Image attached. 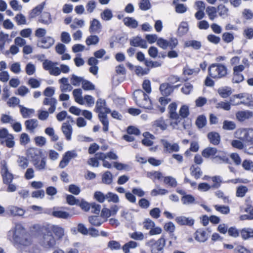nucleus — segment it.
Here are the masks:
<instances>
[{"mask_svg":"<svg viewBox=\"0 0 253 253\" xmlns=\"http://www.w3.org/2000/svg\"><path fill=\"white\" fill-rule=\"evenodd\" d=\"M165 244L166 240L163 237L156 241L154 240H151L146 244L147 246L150 247L152 253H163Z\"/></svg>","mask_w":253,"mask_h":253,"instance_id":"nucleus-7","label":"nucleus"},{"mask_svg":"<svg viewBox=\"0 0 253 253\" xmlns=\"http://www.w3.org/2000/svg\"><path fill=\"white\" fill-rule=\"evenodd\" d=\"M179 0H173V4L175 5V10L177 13L182 14L187 10V6L183 3H178Z\"/></svg>","mask_w":253,"mask_h":253,"instance_id":"nucleus-38","label":"nucleus"},{"mask_svg":"<svg viewBox=\"0 0 253 253\" xmlns=\"http://www.w3.org/2000/svg\"><path fill=\"white\" fill-rule=\"evenodd\" d=\"M61 130L64 134L66 140L70 141L72 139L73 128L71 125L69 124V121H66L62 124Z\"/></svg>","mask_w":253,"mask_h":253,"instance_id":"nucleus-14","label":"nucleus"},{"mask_svg":"<svg viewBox=\"0 0 253 253\" xmlns=\"http://www.w3.org/2000/svg\"><path fill=\"white\" fill-rule=\"evenodd\" d=\"M39 22L47 25L51 24L52 20L50 13L48 12H43L40 17Z\"/></svg>","mask_w":253,"mask_h":253,"instance_id":"nucleus-37","label":"nucleus"},{"mask_svg":"<svg viewBox=\"0 0 253 253\" xmlns=\"http://www.w3.org/2000/svg\"><path fill=\"white\" fill-rule=\"evenodd\" d=\"M208 75L216 80L224 79L228 75L227 67L221 63H212L208 67Z\"/></svg>","mask_w":253,"mask_h":253,"instance_id":"nucleus-5","label":"nucleus"},{"mask_svg":"<svg viewBox=\"0 0 253 253\" xmlns=\"http://www.w3.org/2000/svg\"><path fill=\"white\" fill-rule=\"evenodd\" d=\"M7 239L14 246L27 247L31 244L32 240L29 233L27 232L23 226L20 223H16L7 234Z\"/></svg>","mask_w":253,"mask_h":253,"instance_id":"nucleus-1","label":"nucleus"},{"mask_svg":"<svg viewBox=\"0 0 253 253\" xmlns=\"http://www.w3.org/2000/svg\"><path fill=\"white\" fill-rule=\"evenodd\" d=\"M164 183L169 187L175 188L177 185V182L175 178L171 176H167L164 177Z\"/></svg>","mask_w":253,"mask_h":253,"instance_id":"nucleus-40","label":"nucleus"},{"mask_svg":"<svg viewBox=\"0 0 253 253\" xmlns=\"http://www.w3.org/2000/svg\"><path fill=\"white\" fill-rule=\"evenodd\" d=\"M191 174L192 176H194L196 179L199 178L202 175L203 172L200 167L192 165L190 169Z\"/></svg>","mask_w":253,"mask_h":253,"instance_id":"nucleus-47","label":"nucleus"},{"mask_svg":"<svg viewBox=\"0 0 253 253\" xmlns=\"http://www.w3.org/2000/svg\"><path fill=\"white\" fill-rule=\"evenodd\" d=\"M54 40L51 37H45L39 41L37 45L42 48H49L54 43Z\"/></svg>","mask_w":253,"mask_h":253,"instance_id":"nucleus-13","label":"nucleus"},{"mask_svg":"<svg viewBox=\"0 0 253 253\" xmlns=\"http://www.w3.org/2000/svg\"><path fill=\"white\" fill-rule=\"evenodd\" d=\"M99 39L96 35H90L88 36L86 40L85 43L87 45H95L99 42Z\"/></svg>","mask_w":253,"mask_h":253,"instance_id":"nucleus-55","label":"nucleus"},{"mask_svg":"<svg viewBox=\"0 0 253 253\" xmlns=\"http://www.w3.org/2000/svg\"><path fill=\"white\" fill-rule=\"evenodd\" d=\"M138 246V244L133 241H130L126 243L122 247V250L125 253H128L130 249L136 248Z\"/></svg>","mask_w":253,"mask_h":253,"instance_id":"nucleus-42","label":"nucleus"},{"mask_svg":"<svg viewBox=\"0 0 253 253\" xmlns=\"http://www.w3.org/2000/svg\"><path fill=\"white\" fill-rule=\"evenodd\" d=\"M42 104L44 105L50 106L48 109V112L50 114H52L56 110L57 100L55 98H45L43 100Z\"/></svg>","mask_w":253,"mask_h":253,"instance_id":"nucleus-16","label":"nucleus"},{"mask_svg":"<svg viewBox=\"0 0 253 253\" xmlns=\"http://www.w3.org/2000/svg\"><path fill=\"white\" fill-rule=\"evenodd\" d=\"M20 113L24 118L30 117L35 113V110L26 108L21 105H19Z\"/></svg>","mask_w":253,"mask_h":253,"instance_id":"nucleus-33","label":"nucleus"},{"mask_svg":"<svg viewBox=\"0 0 253 253\" xmlns=\"http://www.w3.org/2000/svg\"><path fill=\"white\" fill-rule=\"evenodd\" d=\"M232 80L233 83L239 84L244 80V76L242 73L233 72Z\"/></svg>","mask_w":253,"mask_h":253,"instance_id":"nucleus-59","label":"nucleus"},{"mask_svg":"<svg viewBox=\"0 0 253 253\" xmlns=\"http://www.w3.org/2000/svg\"><path fill=\"white\" fill-rule=\"evenodd\" d=\"M11 41V39H9V35L4 34L3 32H0V50L2 51L4 48L6 42L9 43Z\"/></svg>","mask_w":253,"mask_h":253,"instance_id":"nucleus-36","label":"nucleus"},{"mask_svg":"<svg viewBox=\"0 0 253 253\" xmlns=\"http://www.w3.org/2000/svg\"><path fill=\"white\" fill-rule=\"evenodd\" d=\"M176 87L177 86H172L168 83H164L161 84L160 90L163 95L169 96Z\"/></svg>","mask_w":253,"mask_h":253,"instance_id":"nucleus-22","label":"nucleus"},{"mask_svg":"<svg viewBox=\"0 0 253 253\" xmlns=\"http://www.w3.org/2000/svg\"><path fill=\"white\" fill-rule=\"evenodd\" d=\"M207 124L206 117L204 115L199 116L196 119V125L199 128H202Z\"/></svg>","mask_w":253,"mask_h":253,"instance_id":"nucleus-53","label":"nucleus"},{"mask_svg":"<svg viewBox=\"0 0 253 253\" xmlns=\"http://www.w3.org/2000/svg\"><path fill=\"white\" fill-rule=\"evenodd\" d=\"M218 93L222 98H226L231 94L232 91L230 87H225L219 89Z\"/></svg>","mask_w":253,"mask_h":253,"instance_id":"nucleus-60","label":"nucleus"},{"mask_svg":"<svg viewBox=\"0 0 253 253\" xmlns=\"http://www.w3.org/2000/svg\"><path fill=\"white\" fill-rule=\"evenodd\" d=\"M84 79L82 77H78L74 74L72 75L70 79L71 83L72 85L75 86H79L80 85L81 83H83Z\"/></svg>","mask_w":253,"mask_h":253,"instance_id":"nucleus-56","label":"nucleus"},{"mask_svg":"<svg viewBox=\"0 0 253 253\" xmlns=\"http://www.w3.org/2000/svg\"><path fill=\"white\" fill-rule=\"evenodd\" d=\"M124 25L132 29H135L138 26V21L133 17H126L123 20Z\"/></svg>","mask_w":253,"mask_h":253,"instance_id":"nucleus-27","label":"nucleus"},{"mask_svg":"<svg viewBox=\"0 0 253 253\" xmlns=\"http://www.w3.org/2000/svg\"><path fill=\"white\" fill-rule=\"evenodd\" d=\"M208 138L211 143L214 145H218L220 141V136L218 132L212 131L208 134Z\"/></svg>","mask_w":253,"mask_h":253,"instance_id":"nucleus-28","label":"nucleus"},{"mask_svg":"<svg viewBox=\"0 0 253 253\" xmlns=\"http://www.w3.org/2000/svg\"><path fill=\"white\" fill-rule=\"evenodd\" d=\"M102 181L103 183L109 185L113 181V175L109 171L105 172L102 176Z\"/></svg>","mask_w":253,"mask_h":253,"instance_id":"nucleus-46","label":"nucleus"},{"mask_svg":"<svg viewBox=\"0 0 253 253\" xmlns=\"http://www.w3.org/2000/svg\"><path fill=\"white\" fill-rule=\"evenodd\" d=\"M217 8L216 9L213 6H208L206 9V12L209 16V19L211 20H213L216 17V13Z\"/></svg>","mask_w":253,"mask_h":253,"instance_id":"nucleus-49","label":"nucleus"},{"mask_svg":"<svg viewBox=\"0 0 253 253\" xmlns=\"http://www.w3.org/2000/svg\"><path fill=\"white\" fill-rule=\"evenodd\" d=\"M7 211L13 216H22L25 211L22 208L14 206H9L7 207Z\"/></svg>","mask_w":253,"mask_h":253,"instance_id":"nucleus-26","label":"nucleus"},{"mask_svg":"<svg viewBox=\"0 0 253 253\" xmlns=\"http://www.w3.org/2000/svg\"><path fill=\"white\" fill-rule=\"evenodd\" d=\"M130 44L134 47H140L143 48H147L146 41L138 36L130 39Z\"/></svg>","mask_w":253,"mask_h":253,"instance_id":"nucleus-18","label":"nucleus"},{"mask_svg":"<svg viewBox=\"0 0 253 253\" xmlns=\"http://www.w3.org/2000/svg\"><path fill=\"white\" fill-rule=\"evenodd\" d=\"M56 241L52 234L43 233L40 244L44 248L49 249L54 247Z\"/></svg>","mask_w":253,"mask_h":253,"instance_id":"nucleus-9","label":"nucleus"},{"mask_svg":"<svg viewBox=\"0 0 253 253\" xmlns=\"http://www.w3.org/2000/svg\"><path fill=\"white\" fill-rule=\"evenodd\" d=\"M88 221L90 224L94 226H100L103 222L100 217L97 215L89 216Z\"/></svg>","mask_w":253,"mask_h":253,"instance_id":"nucleus-48","label":"nucleus"},{"mask_svg":"<svg viewBox=\"0 0 253 253\" xmlns=\"http://www.w3.org/2000/svg\"><path fill=\"white\" fill-rule=\"evenodd\" d=\"M57 65H58L57 62H52L48 59H45L42 63L43 68L48 71L49 74L52 76H58L61 72L65 74L69 72L70 68L68 65L61 64L59 68L56 66Z\"/></svg>","mask_w":253,"mask_h":253,"instance_id":"nucleus-4","label":"nucleus"},{"mask_svg":"<svg viewBox=\"0 0 253 253\" xmlns=\"http://www.w3.org/2000/svg\"><path fill=\"white\" fill-rule=\"evenodd\" d=\"M59 83L61 84L60 89L62 92L71 91L73 89V87L68 82V79L65 77L62 78L59 80Z\"/></svg>","mask_w":253,"mask_h":253,"instance_id":"nucleus-21","label":"nucleus"},{"mask_svg":"<svg viewBox=\"0 0 253 253\" xmlns=\"http://www.w3.org/2000/svg\"><path fill=\"white\" fill-rule=\"evenodd\" d=\"M139 8L143 11L150 9L151 5L149 0H141L139 3Z\"/></svg>","mask_w":253,"mask_h":253,"instance_id":"nucleus-63","label":"nucleus"},{"mask_svg":"<svg viewBox=\"0 0 253 253\" xmlns=\"http://www.w3.org/2000/svg\"><path fill=\"white\" fill-rule=\"evenodd\" d=\"M180 118L184 119L186 118L189 114V108L186 105H183L181 107L179 111Z\"/></svg>","mask_w":253,"mask_h":253,"instance_id":"nucleus-64","label":"nucleus"},{"mask_svg":"<svg viewBox=\"0 0 253 253\" xmlns=\"http://www.w3.org/2000/svg\"><path fill=\"white\" fill-rule=\"evenodd\" d=\"M217 11L219 15L223 18L228 16V9L224 5H219L217 7Z\"/></svg>","mask_w":253,"mask_h":253,"instance_id":"nucleus-58","label":"nucleus"},{"mask_svg":"<svg viewBox=\"0 0 253 253\" xmlns=\"http://www.w3.org/2000/svg\"><path fill=\"white\" fill-rule=\"evenodd\" d=\"M113 15L112 10L109 8L105 9L101 13L100 17L104 21H110Z\"/></svg>","mask_w":253,"mask_h":253,"instance_id":"nucleus-45","label":"nucleus"},{"mask_svg":"<svg viewBox=\"0 0 253 253\" xmlns=\"http://www.w3.org/2000/svg\"><path fill=\"white\" fill-rule=\"evenodd\" d=\"M184 46L186 47H191L195 50H199L202 47V43L198 41L190 40L185 42Z\"/></svg>","mask_w":253,"mask_h":253,"instance_id":"nucleus-35","label":"nucleus"},{"mask_svg":"<svg viewBox=\"0 0 253 253\" xmlns=\"http://www.w3.org/2000/svg\"><path fill=\"white\" fill-rule=\"evenodd\" d=\"M37 170L42 171L45 169L46 166V160L45 157H42L40 160H38L33 164Z\"/></svg>","mask_w":253,"mask_h":253,"instance_id":"nucleus-34","label":"nucleus"},{"mask_svg":"<svg viewBox=\"0 0 253 253\" xmlns=\"http://www.w3.org/2000/svg\"><path fill=\"white\" fill-rule=\"evenodd\" d=\"M133 98L137 105L148 110L154 109L155 104H153L149 96L142 90H135L133 92Z\"/></svg>","mask_w":253,"mask_h":253,"instance_id":"nucleus-3","label":"nucleus"},{"mask_svg":"<svg viewBox=\"0 0 253 253\" xmlns=\"http://www.w3.org/2000/svg\"><path fill=\"white\" fill-rule=\"evenodd\" d=\"M1 173L4 184H7L11 183L13 179V175L8 172V169L5 165L2 166Z\"/></svg>","mask_w":253,"mask_h":253,"instance_id":"nucleus-20","label":"nucleus"},{"mask_svg":"<svg viewBox=\"0 0 253 253\" xmlns=\"http://www.w3.org/2000/svg\"><path fill=\"white\" fill-rule=\"evenodd\" d=\"M195 235V240L199 242H205L208 239L207 232L203 229H199L197 230L196 231Z\"/></svg>","mask_w":253,"mask_h":253,"instance_id":"nucleus-29","label":"nucleus"},{"mask_svg":"<svg viewBox=\"0 0 253 253\" xmlns=\"http://www.w3.org/2000/svg\"><path fill=\"white\" fill-rule=\"evenodd\" d=\"M82 90L81 88L75 89L73 91V95L74 97L75 101L80 104L83 105L84 102L83 101V98L82 96Z\"/></svg>","mask_w":253,"mask_h":253,"instance_id":"nucleus-41","label":"nucleus"},{"mask_svg":"<svg viewBox=\"0 0 253 253\" xmlns=\"http://www.w3.org/2000/svg\"><path fill=\"white\" fill-rule=\"evenodd\" d=\"M236 127V124L233 121L225 120L223 123L222 128L224 130H233Z\"/></svg>","mask_w":253,"mask_h":253,"instance_id":"nucleus-50","label":"nucleus"},{"mask_svg":"<svg viewBox=\"0 0 253 253\" xmlns=\"http://www.w3.org/2000/svg\"><path fill=\"white\" fill-rule=\"evenodd\" d=\"M77 156L78 154L75 150L67 151L63 155L62 159L60 162L59 167L61 169L65 168L72 159L75 158Z\"/></svg>","mask_w":253,"mask_h":253,"instance_id":"nucleus-10","label":"nucleus"},{"mask_svg":"<svg viewBox=\"0 0 253 253\" xmlns=\"http://www.w3.org/2000/svg\"><path fill=\"white\" fill-rule=\"evenodd\" d=\"M153 127H159L162 130H165L167 128V125L164 120L160 119L156 120L153 125Z\"/></svg>","mask_w":253,"mask_h":253,"instance_id":"nucleus-57","label":"nucleus"},{"mask_svg":"<svg viewBox=\"0 0 253 253\" xmlns=\"http://www.w3.org/2000/svg\"><path fill=\"white\" fill-rule=\"evenodd\" d=\"M26 154L27 157L33 164L35 162L41 159L42 152L38 148H31L27 150Z\"/></svg>","mask_w":253,"mask_h":253,"instance_id":"nucleus-11","label":"nucleus"},{"mask_svg":"<svg viewBox=\"0 0 253 253\" xmlns=\"http://www.w3.org/2000/svg\"><path fill=\"white\" fill-rule=\"evenodd\" d=\"M94 110L96 112L98 113V118L103 126V130L107 132L109 129V121L107 114L110 113L111 110L107 107L106 101L102 98H98Z\"/></svg>","mask_w":253,"mask_h":253,"instance_id":"nucleus-2","label":"nucleus"},{"mask_svg":"<svg viewBox=\"0 0 253 253\" xmlns=\"http://www.w3.org/2000/svg\"><path fill=\"white\" fill-rule=\"evenodd\" d=\"M51 215L56 218L64 219H68L71 217V215L69 212L60 210L59 208L55 207L53 208Z\"/></svg>","mask_w":253,"mask_h":253,"instance_id":"nucleus-19","label":"nucleus"},{"mask_svg":"<svg viewBox=\"0 0 253 253\" xmlns=\"http://www.w3.org/2000/svg\"><path fill=\"white\" fill-rule=\"evenodd\" d=\"M113 164L114 167L119 170H126V171H129L131 169V167L127 164H123L117 162H114Z\"/></svg>","mask_w":253,"mask_h":253,"instance_id":"nucleus-52","label":"nucleus"},{"mask_svg":"<svg viewBox=\"0 0 253 253\" xmlns=\"http://www.w3.org/2000/svg\"><path fill=\"white\" fill-rule=\"evenodd\" d=\"M242 238L247 240L251 238H253V228H244L240 231Z\"/></svg>","mask_w":253,"mask_h":253,"instance_id":"nucleus-32","label":"nucleus"},{"mask_svg":"<svg viewBox=\"0 0 253 253\" xmlns=\"http://www.w3.org/2000/svg\"><path fill=\"white\" fill-rule=\"evenodd\" d=\"M217 152L216 148L214 147H207L202 152V155L205 158H209L214 157Z\"/></svg>","mask_w":253,"mask_h":253,"instance_id":"nucleus-31","label":"nucleus"},{"mask_svg":"<svg viewBox=\"0 0 253 253\" xmlns=\"http://www.w3.org/2000/svg\"><path fill=\"white\" fill-rule=\"evenodd\" d=\"M253 116V113L250 111H239L236 114V118L240 122L251 118Z\"/></svg>","mask_w":253,"mask_h":253,"instance_id":"nucleus-24","label":"nucleus"},{"mask_svg":"<svg viewBox=\"0 0 253 253\" xmlns=\"http://www.w3.org/2000/svg\"><path fill=\"white\" fill-rule=\"evenodd\" d=\"M181 202L184 205H190L192 204H197L194 196L190 194H186L181 198Z\"/></svg>","mask_w":253,"mask_h":253,"instance_id":"nucleus-44","label":"nucleus"},{"mask_svg":"<svg viewBox=\"0 0 253 253\" xmlns=\"http://www.w3.org/2000/svg\"><path fill=\"white\" fill-rule=\"evenodd\" d=\"M177 105L175 103H170L169 106V113L170 118L175 121L170 123V125L175 129H179V124L180 123L181 119L180 118L178 114L176 113V110Z\"/></svg>","mask_w":253,"mask_h":253,"instance_id":"nucleus-8","label":"nucleus"},{"mask_svg":"<svg viewBox=\"0 0 253 253\" xmlns=\"http://www.w3.org/2000/svg\"><path fill=\"white\" fill-rule=\"evenodd\" d=\"M105 200L108 202L113 203H118L120 201L118 195L111 192H109L105 194Z\"/></svg>","mask_w":253,"mask_h":253,"instance_id":"nucleus-43","label":"nucleus"},{"mask_svg":"<svg viewBox=\"0 0 253 253\" xmlns=\"http://www.w3.org/2000/svg\"><path fill=\"white\" fill-rule=\"evenodd\" d=\"M55 236L59 239L62 238L64 234V230L63 228L58 225H54L53 232Z\"/></svg>","mask_w":253,"mask_h":253,"instance_id":"nucleus-62","label":"nucleus"},{"mask_svg":"<svg viewBox=\"0 0 253 253\" xmlns=\"http://www.w3.org/2000/svg\"><path fill=\"white\" fill-rule=\"evenodd\" d=\"M211 161L213 163L216 164H220L222 163L228 164L229 163V159L226 155H217L211 158Z\"/></svg>","mask_w":253,"mask_h":253,"instance_id":"nucleus-30","label":"nucleus"},{"mask_svg":"<svg viewBox=\"0 0 253 253\" xmlns=\"http://www.w3.org/2000/svg\"><path fill=\"white\" fill-rule=\"evenodd\" d=\"M241 139L248 142L253 141V129H243L241 131Z\"/></svg>","mask_w":253,"mask_h":253,"instance_id":"nucleus-17","label":"nucleus"},{"mask_svg":"<svg viewBox=\"0 0 253 253\" xmlns=\"http://www.w3.org/2000/svg\"><path fill=\"white\" fill-rule=\"evenodd\" d=\"M0 144L8 148H12L15 146L14 135L9 133L8 129L4 127L0 129Z\"/></svg>","mask_w":253,"mask_h":253,"instance_id":"nucleus-6","label":"nucleus"},{"mask_svg":"<svg viewBox=\"0 0 253 253\" xmlns=\"http://www.w3.org/2000/svg\"><path fill=\"white\" fill-rule=\"evenodd\" d=\"M39 122L36 119L27 120L25 122V126L27 130L31 132L34 131V130L38 126Z\"/></svg>","mask_w":253,"mask_h":253,"instance_id":"nucleus-25","label":"nucleus"},{"mask_svg":"<svg viewBox=\"0 0 253 253\" xmlns=\"http://www.w3.org/2000/svg\"><path fill=\"white\" fill-rule=\"evenodd\" d=\"M248 191V188L247 186L240 185L237 188L236 195L238 197H243Z\"/></svg>","mask_w":253,"mask_h":253,"instance_id":"nucleus-54","label":"nucleus"},{"mask_svg":"<svg viewBox=\"0 0 253 253\" xmlns=\"http://www.w3.org/2000/svg\"><path fill=\"white\" fill-rule=\"evenodd\" d=\"M101 24L99 21L94 18L90 21V25L89 28V32L91 33H99L101 29Z\"/></svg>","mask_w":253,"mask_h":253,"instance_id":"nucleus-23","label":"nucleus"},{"mask_svg":"<svg viewBox=\"0 0 253 253\" xmlns=\"http://www.w3.org/2000/svg\"><path fill=\"white\" fill-rule=\"evenodd\" d=\"M188 30L187 22L183 21L180 23L177 29V35L179 37H182L187 33Z\"/></svg>","mask_w":253,"mask_h":253,"instance_id":"nucleus-39","label":"nucleus"},{"mask_svg":"<svg viewBox=\"0 0 253 253\" xmlns=\"http://www.w3.org/2000/svg\"><path fill=\"white\" fill-rule=\"evenodd\" d=\"M161 142L162 144L164 151L169 153L173 152H178L180 148L177 143H173L171 144L166 139H161Z\"/></svg>","mask_w":253,"mask_h":253,"instance_id":"nucleus-12","label":"nucleus"},{"mask_svg":"<svg viewBox=\"0 0 253 253\" xmlns=\"http://www.w3.org/2000/svg\"><path fill=\"white\" fill-rule=\"evenodd\" d=\"M175 221L180 225H186L188 226H192L195 222V220L191 217H187L185 216L181 215L177 216L175 219Z\"/></svg>","mask_w":253,"mask_h":253,"instance_id":"nucleus-15","label":"nucleus"},{"mask_svg":"<svg viewBox=\"0 0 253 253\" xmlns=\"http://www.w3.org/2000/svg\"><path fill=\"white\" fill-rule=\"evenodd\" d=\"M17 163L19 167L22 169H25L29 165L28 160L23 156H19L17 160Z\"/></svg>","mask_w":253,"mask_h":253,"instance_id":"nucleus-51","label":"nucleus"},{"mask_svg":"<svg viewBox=\"0 0 253 253\" xmlns=\"http://www.w3.org/2000/svg\"><path fill=\"white\" fill-rule=\"evenodd\" d=\"M212 181L214 183L212 185L211 187L215 189L219 188L221 186V183L222 182V178L220 176H214L211 178Z\"/></svg>","mask_w":253,"mask_h":253,"instance_id":"nucleus-61","label":"nucleus"}]
</instances>
